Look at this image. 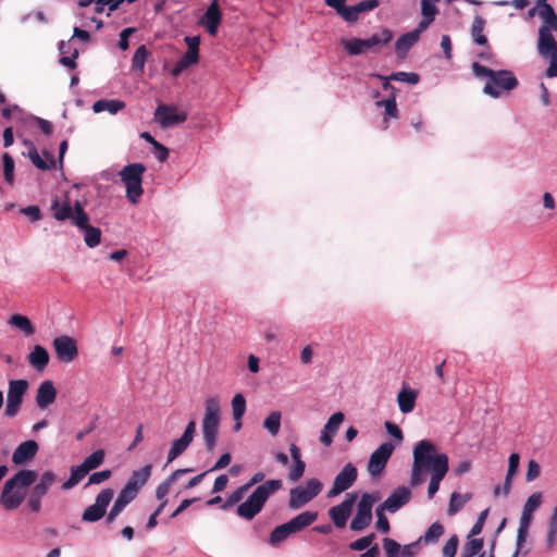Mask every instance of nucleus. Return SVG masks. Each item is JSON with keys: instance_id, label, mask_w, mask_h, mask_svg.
Listing matches in <instances>:
<instances>
[{"instance_id": "1", "label": "nucleus", "mask_w": 557, "mask_h": 557, "mask_svg": "<svg viewBox=\"0 0 557 557\" xmlns=\"http://www.w3.org/2000/svg\"><path fill=\"white\" fill-rule=\"evenodd\" d=\"M449 470V459L445 453L437 451L436 446L428 440L419 441L412 449L410 485L418 486L430 473L428 497L432 499L440 490V484Z\"/></svg>"}, {"instance_id": "2", "label": "nucleus", "mask_w": 557, "mask_h": 557, "mask_svg": "<svg viewBox=\"0 0 557 557\" xmlns=\"http://www.w3.org/2000/svg\"><path fill=\"white\" fill-rule=\"evenodd\" d=\"M472 71L476 77L485 79L483 94L491 98L497 99L508 95L518 86V79L511 71L491 70L478 62L472 63Z\"/></svg>"}, {"instance_id": "3", "label": "nucleus", "mask_w": 557, "mask_h": 557, "mask_svg": "<svg viewBox=\"0 0 557 557\" xmlns=\"http://www.w3.org/2000/svg\"><path fill=\"white\" fill-rule=\"evenodd\" d=\"M37 479L34 470L22 469L5 481L0 495V506L5 510L16 509L27 495V487Z\"/></svg>"}, {"instance_id": "4", "label": "nucleus", "mask_w": 557, "mask_h": 557, "mask_svg": "<svg viewBox=\"0 0 557 557\" xmlns=\"http://www.w3.org/2000/svg\"><path fill=\"white\" fill-rule=\"evenodd\" d=\"M283 486L281 480H269L259 485L252 494L237 507V515L246 520L253 519L263 508L268 498Z\"/></svg>"}, {"instance_id": "5", "label": "nucleus", "mask_w": 557, "mask_h": 557, "mask_svg": "<svg viewBox=\"0 0 557 557\" xmlns=\"http://www.w3.org/2000/svg\"><path fill=\"white\" fill-rule=\"evenodd\" d=\"M393 39V32L383 28L379 33L371 35L369 38H351L343 39L342 46L349 55H359L369 51L377 52L380 48L389 44Z\"/></svg>"}, {"instance_id": "6", "label": "nucleus", "mask_w": 557, "mask_h": 557, "mask_svg": "<svg viewBox=\"0 0 557 557\" xmlns=\"http://www.w3.org/2000/svg\"><path fill=\"white\" fill-rule=\"evenodd\" d=\"M220 403L216 397H209L205 403V414L201 422V432L208 451L213 450L216 444L220 424Z\"/></svg>"}, {"instance_id": "7", "label": "nucleus", "mask_w": 557, "mask_h": 557, "mask_svg": "<svg viewBox=\"0 0 557 557\" xmlns=\"http://www.w3.org/2000/svg\"><path fill=\"white\" fill-rule=\"evenodd\" d=\"M145 171L146 166L144 164L131 163L124 166L119 173L121 181L126 188V198L133 205L138 203L144 194L141 183Z\"/></svg>"}, {"instance_id": "8", "label": "nucleus", "mask_w": 557, "mask_h": 557, "mask_svg": "<svg viewBox=\"0 0 557 557\" xmlns=\"http://www.w3.org/2000/svg\"><path fill=\"white\" fill-rule=\"evenodd\" d=\"M322 483L318 479H309L304 485L290 490L288 506L290 509H299L310 503L322 491Z\"/></svg>"}, {"instance_id": "9", "label": "nucleus", "mask_w": 557, "mask_h": 557, "mask_svg": "<svg viewBox=\"0 0 557 557\" xmlns=\"http://www.w3.org/2000/svg\"><path fill=\"white\" fill-rule=\"evenodd\" d=\"M74 225L84 234V243L88 248H95L100 245L101 230L89 224V216L78 201H76Z\"/></svg>"}, {"instance_id": "10", "label": "nucleus", "mask_w": 557, "mask_h": 557, "mask_svg": "<svg viewBox=\"0 0 557 557\" xmlns=\"http://www.w3.org/2000/svg\"><path fill=\"white\" fill-rule=\"evenodd\" d=\"M377 499L379 497L373 494H362L357 504V512L350 522V529L352 531L360 532L370 525L372 521V508Z\"/></svg>"}, {"instance_id": "11", "label": "nucleus", "mask_w": 557, "mask_h": 557, "mask_svg": "<svg viewBox=\"0 0 557 557\" xmlns=\"http://www.w3.org/2000/svg\"><path fill=\"white\" fill-rule=\"evenodd\" d=\"M113 496L114 491L112 488H103L96 496L95 503L84 510L82 521L92 523L102 519L106 516L107 508L112 502Z\"/></svg>"}, {"instance_id": "12", "label": "nucleus", "mask_w": 557, "mask_h": 557, "mask_svg": "<svg viewBox=\"0 0 557 557\" xmlns=\"http://www.w3.org/2000/svg\"><path fill=\"white\" fill-rule=\"evenodd\" d=\"M27 388L28 382L26 380L21 379L9 381L7 404L4 409L5 417L13 418L17 414Z\"/></svg>"}, {"instance_id": "13", "label": "nucleus", "mask_w": 557, "mask_h": 557, "mask_svg": "<svg viewBox=\"0 0 557 557\" xmlns=\"http://www.w3.org/2000/svg\"><path fill=\"white\" fill-rule=\"evenodd\" d=\"M395 445L391 442L382 443L371 455L368 461V472L371 478H379L384 471L393 455Z\"/></svg>"}, {"instance_id": "14", "label": "nucleus", "mask_w": 557, "mask_h": 557, "mask_svg": "<svg viewBox=\"0 0 557 557\" xmlns=\"http://www.w3.org/2000/svg\"><path fill=\"white\" fill-rule=\"evenodd\" d=\"M432 24V22L421 18L418 26L406 34H403L395 42V53L397 58L405 59L409 50L419 41L420 35Z\"/></svg>"}, {"instance_id": "15", "label": "nucleus", "mask_w": 557, "mask_h": 557, "mask_svg": "<svg viewBox=\"0 0 557 557\" xmlns=\"http://www.w3.org/2000/svg\"><path fill=\"white\" fill-rule=\"evenodd\" d=\"M357 502L356 493H347L345 499L329 509V516L334 525L338 529L346 527L348 518L352 512V508Z\"/></svg>"}, {"instance_id": "16", "label": "nucleus", "mask_w": 557, "mask_h": 557, "mask_svg": "<svg viewBox=\"0 0 557 557\" xmlns=\"http://www.w3.org/2000/svg\"><path fill=\"white\" fill-rule=\"evenodd\" d=\"M154 119L162 128H169L184 123L187 114L175 107L160 104L154 111Z\"/></svg>"}, {"instance_id": "17", "label": "nucleus", "mask_w": 557, "mask_h": 557, "mask_svg": "<svg viewBox=\"0 0 557 557\" xmlns=\"http://www.w3.org/2000/svg\"><path fill=\"white\" fill-rule=\"evenodd\" d=\"M52 347L58 359L62 362L70 363L78 355L76 341L67 335H61L52 341Z\"/></svg>"}, {"instance_id": "18", "label": "nucleus", "mask_w": 557, "mask_h": 557, "mask_svg": "<svg viewBox=\"0 0 557 557\" xmlns=\"http://www.w3.org/2000/svg\"><path fill=\"white\" fill-rule=\"evenodd\" d=\"M357 479V469L356 467L348 462L346 463L339 473L335 476L333 486L327 493L329 497H334L341 494L342 492L348 490Z\"/></svg>"}, {"instance_id": "19", "label": "nucleus", "mask_w": 557, "mask_h": 557, "mask_svg": "<svg viewBox=\"0 0 557 557\" xmlns=\"http://www.w3.org/2000/svg\"><path fill=\"white\" fill-rule=\"evenodd\" d=\"M196 434V421L190 420L186 425V429L182 436L173 441L170 450L168 453V462L174 461L180 455H182L194 440Z\"/></svg>"}, {"instance_id": "20", "label": "nucleus", "mask_w": 557, "mask_h": 557, "mask_svg": "<svg viewBox=\"0 0 557 557\" xmlns=\"http://www.w3.org/2000/svg\"><path fill=\"white\" fill-rule=\"evenodd\" d=\"M383 549L386 557H414L419 553L420 547L416 541L401 546L395 540L385 537L383 539Z\"/></svg>"}, {"instance_id": "21", "label": "nucleus", "mask_w": 557, "mask_h": 557, "mask_svg": "<svg viewBox=\"0 0 557 557\" xmlns=\"http://www.w3.org/2000/svg\"><path fill=\"white\" fill-rule=\"evenodd\" d=\"M221 21L222 12L218 0H213L207 8L203 15L198 20V24L203 26L211 36H215Z\"/></svg>"}, {"instance_id": "22", "label": "nucleus", "mask_w": 557, "mask_h": 557, "mask_svg": "<svg viewBox=\"0 0 557 557\" xmlns=\"http://www.w3.org/2000/svg\"><path fill=\"white\" fill-rule=\"evenodd\" d=\"M411 498V491L407 486H399L395 488L389 496L380 505L382 509L388 512H396Z\"/></svg>"}, {"instance_id": "23", "label": "nucleus", "mask_w": 557, "mask_h": 557, "mask_svg": "<svg viewBox=\"0 0 557 557\" xmlns=\"http://www.w3.org/2000/svg\"><path fill=\"white\" fill-rule=\"evenodd\" d=\"M137 495V492L132 490L129 486L125 485L120 491L116 499L114 500L113 506L111 507L107 516V523H112L116 519V517L124 510V508L136 498Z\"/></svg>"}, {"instance_id": "24", "label": "nucleus", "mask_w": 557, "mask_h": 557, "mask_svg": "<svg viewBox=\"0 0 557 557\" xmlns=\"http://www.w3.org/2000/svg\"><path fill=\"white\" fill-rule=\"evenodd\" d=\"M345 416L343 412L338 411L333 413L323 425L320 434V442L329 447L333 443V437L337 433L341 424L344 422Z\"/></svg>"}, {"instance_id": "25", "label": "nucleus", "mask_w": 557, "mask_h": 557, "mask_svg": "<svg viewBox=\"0 0 557 557\" xmlns=\"http://www.w3.org/2000/svg\"><path fill=\"white\" fill-rule=\"evenodd\" d=\"M537 50L541 57L548 58L557 54V42L548 27L541 26L539 29Z\"/></svg>"}, {"instance_id": "26", "label": "nucleus", "mask_w": 557, "mask_h": 557, "mask_svg": "<svg viewBox=\"0 0 557 557\" xmlns=\"http://www.w3.org/2000/svg\"><path fill=\"white\" fill-rule=\"evenodd\" d=\"M38 448V444L34 440L21 443L12 454V462L16 466L28 462L36 456Z\"/></svg>"}, {"instance_id": "27", "label": "nucleus", "mask_w": 557, "mask_h": 557, "mask_svg": "<svg viewBox=\"0 0 557 557\" xmlns=\"http://www.w3.org/2000/svg\"><path fill=\"white\" fill-rule=\"evenodd\" d=\"M23 144L28 148L27 157L37 169L46 171L53 168L54 157L51 152H44L42 158L32 141L25 139Z\"/></svg>"}, {"instance_id": "28", "label": "nucleus", "mask_w": 557, "mask_h": 557, "mask_svg": "<svg viewBox=\"0 0 557 557\" xmlns=\"http://www.w3.org/2000/svg\"><path fill=\"white\" fill-rule=\"evenodd\" d=\"M57 389L50 380L41 382L36 392V405L39 409H46L54 403Z\"/></svg>"}, {"instance_id": "29", "label": "nucleus", "mask_w": 557, "mask_h": 557, "mask_svg": "<svg viewBox=\"0 0 557 557\" xmlns=\"http://www.w3.org/2000/svg\"><path fill=\"white\" fill-rule=\"evenodd\" d=\"M418 398V391L409 385H403L397 394V405L401 413L407 414L413 411Z\"/></svg>"}, {"instance_id": "30", "label": "nucleus", "mask_w": 557, "mask_h": 557, "mask_svg": "<svg viewBox=\"0 0 557 557\" xmlns=\"http://www.w3.org/2000/svg\"><path fill=\"white\" fill-rule=\"evenodd\" d=\"M377 0H364L360 1L355 5L346 7L345 13L343 14V18L346 22L355 23L358 21L359 15L363 12H369L377 8Z\"/></svg>"}, {"instance_id": "31", "label": "nucleus", "mask_w": 557, "mask_h": 557, "mask_svg": "<svg viewBox=\"0 0 557 557\" xmlns=\"http://www.w3.org/2000/svg\"><path fill=\"white\" fill-rule=\"evenodd\" d=\"M50 360L47 349L40 345H35L27 356L29 366L37 372H42Z\"/></svg>"}, {"instance_id": "32", "label": "nucleus", "mask_w": 557, "mask_h": 557, "mask_svg": "<svg viewBox=\"0 0 557 557\" xmlns=\"http://www.w3.org/2000/svg\"><path fill=\"white\" fill-rule=\"evenodd\" d=\"M52 216L57 221H65L71 220L74 224V216L76 215V205L74 208L70 203V201L60 202L58 199H54L51 203Z\"/></svg>"}, {"instance_id": "33", "label": "nucleus", "mask_w": 557, "mask_h": 557, "mask_svg": "<svg viewBox=\"0 0 557 557\" xmlns=\"http://www.w3.org/2000/svg\"><path fill=\"white\" fill-rule=\"evenodd\" d=\"M377 108H383V128L388 127V123L391 120H396L398 117V109L396 104L395 94H389L387 99L377 100L375 102Z\"/></svg>"}, {"instance_id": "34", "label": "nucleus", "mask_w": 557, "mask_h": 557, "mask_svg": "<svg viewBox=\"0 0 557 557\" xmlns=\"http://www.w3.org/2000/svg\"><path fill=\"white\" fill-rule=\"evenodd\" d=\"M152 466L146 465L138 470H134L126 482V486H129L135 492L139 493L141 487L147 483L151 475Z\"/></svg>"}, {"instance_id": "35", "label": "nucleus", "mask_w": 557, "mask_h": 557, "mask_svg": "<svg viewBox=\"0 0 557 557\" xmlns=\"http://www.w3.org/2000/svg\"><path fill=\"white\" fill-rule=\"evenodd\" d=\"M193 469L184 468L175 470L169 478L160 483L156 490V497L158 499H166V495L170 492L171 486L186 473L191 472Z\"/></svg>"}, {"instance_id": "36", "label": "nucleus", "mask_w": 557, "mask_h": 557, "mask_svg": "<svg viewBox=\"0 0 557 557\" xmlns=\"http://www.w3.org/2000/svg\"><path fill=\"white\" fill-rule=\"evenodd\" d=\"M318 519V512L317 511H302L289 521L287 523L292 528V531L294 533H298L312 524Z\"/></svg>"}, {"instance_id": "37", "label": "nucleus", "mask_w": 557, "mask_h": 557, "mask_svg": "<svg viewBox=\"0 0 557 557\" xmlns=\"http://www.w3.org/2000/svg\"><path fill=\"white\" fill-rule=\"evenodd\" d=\"M125 108V102L122 100H115V99H100L94 102L92 104V111L95 113H101V112H109L110 114L114 115L119 111Z\"/></svg>"}, {"instance_id": "38", "label": "nucleus", "mask_w": 557, "mask_h": 557, "mask_svg": "<svg viewBox=\"0 0 557 557\" xmlns=\"http://www.w3.org/2000/svg\"><path fill=\"white\" fill-rule=\"evenodd\" d=\"M293 534H295L294 531H292L289 524L285 522L273 529L269 535L268 543L272 547H277Z\"/></svg>"}, {"instance_id": "39", "label": "nucleus", "mask_w": 557, "mask_h": 557, "mask_svg": "<svg viewBox=\"0 0 557 557\" xmlns=\"http://www.w3.org/2000/svg\"><path fill=\"white\" fill-rule=\"evenodd\" d=\"M535 13L542 18L544 25H548L557 16L553 7L546 0H539L536 5L529 11L530 16H533Z\"/></svg>"}, {"instance_id": "40", "label": "nucleus", "mask_w": 557, "mask_h": 557, "mask_svg": "<svg viewBox=\"0 0 557 557\" xmlns=\"http://www.w3.org/2000/svg\"><path fill=\"white\" fill-rule=\"evenodd\" d=\"M520 463V456L517 453L510 454L508 458V470L503 485V494L507 496L511 488V482L516 475Z\"/></svg>"}, {"instance_id": "41", "label": "nucleus", "mask_w": 557, "mask_h": 557, "mask_svg": "<svg viewBox=\"0 0 557 557\" xmlns=\"http://www.w3.org/2000/svg\"><path fill=\"white\" fill-rule=\"evenodd\" d=\"M55 481H57V474L53 471H51V470L45 471L40 475L39 481L34 486L32 492L44 497L47 494V492L49 491V488L54 484Z\"/></svg>"}, {"instance_id": "42", "label": "nucleus", "mask_w": 557, "mask_h": 557, "mask_svg": "<svg viewBox=\"0 0 557 557\" xmlns=\"http://www.w3.org/2000/svg\"><path fill=\"white\" fill-rule=\"evenodd\" d=\"M444 534V527L438 521L432 523L429 529L421 535L416 542L420 547V543L431 544L436 543L440 537Z\"/></svg>"}, {"instance_id": "43", "label": "nucleus", "mask_w": 557, "mask_h": 557, "mask_svg": "<svg viewBox=\"0 0 557 557\" xmlns=\"http://www.w3.org/2000/svg\"><path fill=\"white\" fill-rule=\"evenodd\" d=\"M88 473L83 465L74 466L71 468L69 479L62 484V490L69 491L75 487Z\"/></svg>"}, {"instance_id": "44", "label": "nucleus", "mask_w": 557, "mask_h": 557, "mask_svg": "<svg viewBox=\"0 0 557 557\" xmlns=\"http://www.w3.org/2000/svg\"><path fill=\"white\" fill-rule=\"evenodd\" d=\"M471 497L472 495L470 493H451L447 509L448 516L456 515L471 499Z\"/></svg>"}, {"instance_id": "45", "label": "nucleus", "mask_w": 557, "mask_h": 557, "mask_svg": "<svg viewBox=\"0 0 557 557\" xmlns=\"http://www.w3.org/2000/svg\"><path fill=\"white\" fill-rule=\"evenodd\" d=\"M10 325L22 331L26 336L34 334L35 329L26 315L13 314L9 320Z\"/></svg>"}, {"instance_id": "46", "label": "nucleus", "mask_w": 557, "mask_h": 557, "mask_svg": "<svg viewBox=\"0 0 557 557\" xmlns=\"http://www.w3.org/2000/svg\"><path fill=\"white\" fill-rule=\"evenodd\" d=\"M148 55L147 47L145 45L139 46L132 58V70L143 74Z\"/></svg>"}, {"instance_id": "47", "label": "nucleus", "mask_w": 557, "mask_h": 557, "mask_svg": "<svg viewBox=\"0 0 557 557\" xmlns=\"http://www.w3.org/2000/svg\"><path fill=\"white\" fill-rule=\"evenodd\" d=\"M484 26L485 20L480 15L474 16L471 26V35L474 42H476L478 45H485L487 41L485 35L483 34Z\"/></svg>"}, {"instance_id": "48", "label": "nucleus", "mask_w": 557, "mask_h": 557, "mask_svg": "<svg viewBox=\"0 0 557 557\" xmlns=\"http://www.w3.org/2000/svg\"><path fill=\"white\" fill-rule=\"evenodd\" d=\"M440 0H420L421 16L422 18L434 22L435 16L438 14L437 3Z\"/></svg>"}, {"instance_id": "49", "label": "nucleus", "mask_w": 557, "mask_h": 557, "mask_svg": "<svg viewBox=\"0 0 557 557\" xmlns=\"http://www.w3.org/2000/svg\"><path fill=\"white\" fill-rule=\"evenodd\" d=\"M282 413L280 411H272L263 421V428L272 435L278 434L281 429Z\"/></svg>"}, {"instance_id": "50", "label": "nucleus", "mask_w": 557, "mask_h": 557, "mask_svg": "<svg viewBox=\"0 0 557 557\" xmlns=\"http://www.w3.org/2000/svg\"><path fill=\"white\" fill-rule=\"evenodd\" d=\"M483 548V540L482 539H471L468 537V541L462 547L460 557H474L476 556Z\"/></svg>"}, {"instance_id": "51", "label": "nucleus", "mask_w": 557, "mask_h": 557, "mask_svg": "<svg viewBox=\"0 0 557 557\" xmlns=\"http://www.w3.org/2000/svg\"><path fill=\"white\" fill-rule=\"evenodd\" d=\"M104 456V450L98 449L90 454L89 456H87L82 462V465L89 472L102 465Z\"/></svg>"}, {"instance_id": "52", "label": "nucleus", "mask_w": 557, "mask_h": 557, "mask_svg": "<svg viewBox=\"0 0 557 557\" xmlns=\"http://www.w3.org/2000/svg\"><path fill=\"white\" fill-rule=\"evenodd\" d=\"M234 420H242L246 411V399L243 394L234 395L231 401Z\"/></svg>"}, {"instance_id": "53", "label": "nucleus", "mask_w": 557, "mask_h": 557, "mask_svg": "<svg viewBox=\"0 0 557 557\" xmlns=\"http://www.w3.org/2000/svg\"><path fill=\"white\" fill-rule=\"evenodd\" d=\"M2 161L4 180L7 183L12 184L14 181V160L10 154L4 153L2 156Z\"/></svg>"}, {"instance_id": "54", "label": "nucleus", "mask_w": 557, "mask_h": 557, "mask_svg": "<svg viewBox=\"0 0 557 557\" xmlns=\"http://www.w3.org/2000/svg\"><path fill=\"white\" fill-rule=\"evenodd\" d=\"M459 545V539L456 534L451 535L442 548V557H455Z\"/></svg>"}, {"instance_id": "55", "label": "nucleus", "mask_w": 557, "mask_h": 557, "mask_svg": "<svg viewBox=\"0 0 557 557\" xmlns=\"http://www.w3.org/2000/svg\"><path fill=\"white\" fill-rule=\"evenodd\" d=\"M375 539L374 533H371L367 536H362L349 544V548L352 550L361 552L364 549H369Z\"/></svg>"}, {"instance_id": "56", "label": "nucleus", "mask_w": 557, "mask_h": 557, "mask_svg": "<svg viewBox=\"0 0 557 557\" xmlns=\"http://www.w3.org/2000/svg\"><path fill=\"white\" fill-rule=\"evenodd\" d=\"M249 491V488L244 484L239 487H237L226 499L225 504L222 506V508L231 507L238 502H240L246 493Z\"/></svg>"}, {"instance_id": "57", "label": "nucleus", "mask_w": 557, "mask_h": 557, "mask_svg": "<svg viewBox=\"0 0 557 557\" xmlns=\"http://www.w3.org/2000/svg\"><path fill=\"white\" fill-rule=\"evenodd\" d=\"M542 503V495L541 493H533L530 495L527 499V502L523 505V511L529 513H534V511L541 506Z\"/></svg>"}, {"instance_id": "58", "label": "nucleus", "mask_w": 557, "mask_h": 557, "mask_svg": "<svg viewBox=\"0 0 557 557\" xmlns=\"http://www.w3.org/2000/svg\"><path fill=\"white\" fill-rule=\"evenodd\" d=\"M389 78L397 82L408 83V84H417L419 82V75L416 73L408 72H396L393 73Z\"/></svg>"}, {"instance_id": "59", "label": "nucleus", "mask_w": 557, "mask_h": 557, "mask_svg": "<svg viewBox=\"0 0 557 557\" xmlns=\"http://www.w3.org/2000/svg\"><path fill=\"white\" fill-rule=\"evenodd\" d=\"M305 469H306V463L304 461L293 462V465L288 471V479L292 482L298 481L304 475Z\"/></svg>"}, {"instance_id": "60", "label": "nucleus", "mask_w": 557, "mask_h": 557, "mask_svg": "<svg viewBox=\"0 0 557 557\" xmlns=\"http://www.w3.org/2000/svg\"><path fill=\"white\" fill-rule=\"evenodd\" d=\"M384 511H386V509H382L381 506H379L376 508V518H377V521H376V528L382 531L383 533H387L389 531V522L387 520V518L385 517L384 515Z\"/></svg>"}, {"instance_id": "61", "label": "nucleus", "mask_w": 557, "mask_h": 557, "mask_svg": "<svg viewBox=\"0 0 557 557\" xmlns=\"http://www.w3.org/2000/svg\"><path fill=\"white\" fill-rule=\"evenodd\" d=\"M384 426H385V430L387 431V433L396 441L397 444H400L403 442V440H404L403 431L400 430V428L397 424L386 421Z\"/></svg>"}, {"instance_id": "62", "label": "nucleus", "mask_w": 557, "mask_h": 557, "mask_svg": "<svg viewBox=\"0 0 557 557\" xmlns=\"http://www.w3.org/2000/svg\"><path fill=\"white\" fill-rule=\"evenodd\" d=\"M540 472H541L540 465L533 459L529 460L528 469H527V473H525V481L527 482L534 481L540 475Z\"/></svg>"}, {"instance_id": "63", "label": "nucleus", "mask_w": 557, "mask_h": 557, "mask_svg": "<svg viewBox=\"0 0 557 557\" xmlns=\"http://www.w3.org/2000/svg\"><path fill=\"white\" fill-rule=\"evenodd\" d=\"M110 476H111L110 470H102L99 472H95L91 475H89L87 484L88 485L100 484V483L107 481L108 479H110Z\"/></svg>"}, {"instance_id": "64", "label": "nucleus", "mask_w": 557, "mask_h": 557, "mask_svg": "<svg viewBox=\"0 0 557 557\" xmlns=\"http://www.w3.org/2000/svg\"><path fill=\"white\" fill-rule=\"evenodd\" d=\"M20 212L23 215L28 216L33 222L39 221L41 219V212L37 206H28L21 208Z\"/></svg>"}]
</instances>
